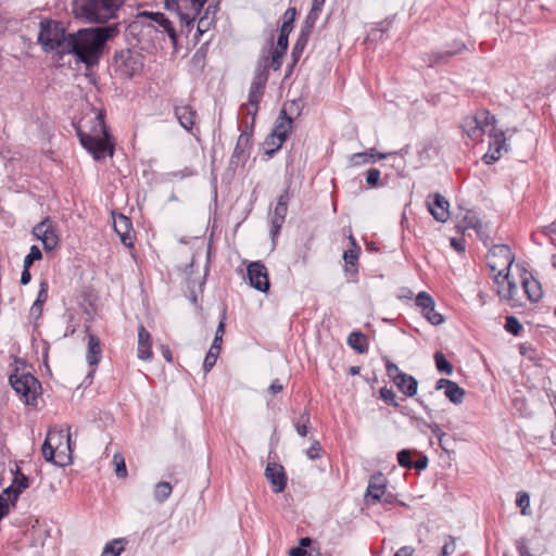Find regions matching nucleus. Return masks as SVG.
Masks as SVG:
<instances>
[{
	"mask_svg": "<svg viewBox=\"0 0 556 556\" xmlns=\"http://www.w3.org/2000/svg\"><path fill=\"white\" fill-rule=\"evenodd\" d=\"M117 33L118 27L114 24L66 34L62 23L41 21L38 42L46 52L73 54L78 61L90 66L98 63L105 42Z\"/></svg>",
	"mask_w": 556,
	"mask_h": 556,
	"instance_id": "obj_1",
	"label": "nucleus"
},
{
	"mask_svg": "<svg viewBox=\"0 0 556 556\" xmlns=\"http://www.w3.org/2000/svg\"><path fill=\"white\" fill-rule=\"evenodd\" d=\"M486 265L490 274L497 286V294L501 299L510 302L511 306L518 304L515 298L518 292V287L514 276L510 273L511 265L514 264V255L507 244L493 245L486 256Z\"/></svg>",
	"mask_w": 556,
	"mask_h": 556,
	"instance_id": "obj_2",
	"label": "nucleus"
},
{
	"mask_svg": "<svg viewBox=\"0 0 556 556\" xmlns=\"http://www.w3.org/2000/svg\"><path fill=\"white\" fill-rule=\"evenodd\" d=\"M495 118L486 110L478 111L473 116H467L463 124V130L472 140H480L483 135H488L489 150L483 154L482 160L485 164H492L502 156L505 148L504 132L497 130Z\"/></svg>",
	"mask_w": 556,
	"mask_h": 556,
	"instance_id": "obj_3",
	"label": "nucleus"
},
{
	"mask_svg": "<svg viewBox=\"0 0 556 556\" xmlns=\"http://www.w3.org/2000/svg\"><path fill=\"white\" fill-rule=\"evenodd\" d=\"M76 130L81 146L92 154L94 160L100 161L108 155H113V143L101 113L92 118L89 132L85 131L83 126H78Z\"/></svg>",
	"mask_w": 556,
	"mask_h": 556,
	"instance_id": "obj_4",
	"label": "nucleus"
},
{
	"mask_svg": "<svg viewBox=\"0 0 556 556\" xmlns=\"http://www.w3.org/2000/svg\"><path fill=\"white\" fill-rule=\"evenodd\" d=\"M124 2L125 0H73V12L76 17L88 23H105L115 17Z\"/></svg>",
	"mask_w": 556,
	"mask_h": 556,
	"instance_id": "obj_5",
	"label": "nucleus"
},
{
	"mask_svg": "<svg viewBox=\"0 0 556 556\" xmlns=\"http://www.w3.org/2000/svg\"><path fill=\"white\" fill-rule=\"evenodd\" d=\"M288 112L300 114V103L296 100H292L287 102L283 108L281 109L276 123L275 127L270 134V136L266 139L265 144H273L275 146L271 149L266 150V154L268 156H273L276 151H278L282 143L287 140L288 135L290 134L292 129L293 119L291 116L288 115Z\"/></svg>",
	"mask_w": 556,
	"mask_h": 556,
	"instance_id": "obj_6",
	"label": "nucleus"
},
{
	"mask_svg": "<svg viewBox=\"0 0 556 556\" xmlns=\"http://www.w3.org/2000/svg\"><path fill=\"white\" fill-rule=\"evenodd\" d=\"M65 441V447L71 451V434L63 431H49L42 444L41 451L45 459L59 466L65 465V459L70 456L64 451H59Z\"/></svg>",
	"mask_w": 556,
	"mask_h": 556,
	"instance_id": "obj_7",
	"label": "nucleus"
},
{
	"mask_svg": "<svg viewBox=\"0 0 556 556\" xmlns=\"http://www.w3.org/2000/svg\"><path fill=\"white\" fill-rule=\"evenodd\" d=\"M268 80V60L260 62L256 66L255 75L250 86L248 103L245 104L248 114L253 117L258 111L260 101L264 94L266 83Z\"/></svg>",
	"mask_w": 556,
	"mask_h": 556,
	"instance_id": "obj_8",
	"label": "nucleus"
},
{
	"mask_svg": "<svg viewBox=\"0 0 556 556\" xmlns=\"http://www.w3.org/2000/svg\"><path fill=\"white\" fill-rule=\"evenodd\" d=\"M10 383L13 390L21 396L27 405H36L39 381L30 374H13L10 376Z\"/></svg>",
	"mask_w": 556,
	"mask_h": 556,
	"instance_id": "obj_9",
	"label": "nucleus"
},
{
	"mask_svg": "<svg viewBox=\"0 0 556 556\" xmlns=\"http://www.w3.org/2000/svg\"><path fill=\"white\" fill-rule=\"evenodd\" d=\"M31 233L36 239L42 242L46 251L53 250L59 243L55 226L50 217H46L42 222L37 224L33 228Z\"/></svg>",
	"mask_w": 556,
	"mask_h": 556,
	"instance_id": "obj_10",
	"label": "nucleus"
},
{
	"mask_svg": "<svg viewBox=\"0 0 556 556\" xmlns=\"http://www.w3.org/2000/svg\"><path fill=\"white\" fill-rule=\"evenodd\" d=\"M141 23L142 25H147L148 27H154L152 23L157 24L163 28L165 33L169 36L172 41L176 43V30L173 26V23L161 12L152 13V12H141L137 16V21L135 22V26Z\"/></svg>",
	"mask_w": 556,
	"mask_h": 556,
	"instance_id": "obj_11",
	"label": "nucleus"
},
{
	"mask_svg": "<svg viewBox=\"0 0 556 556\" xmlns=\"http://www.w3.org/2000/svg\"><path fill=\"white\" fill-rule=\"evenodd\" d=\"M289 192L286 190L279 198L275 205L274 212L270 216V236L273 241L280 233V229L285 223L287 212H288V202H289Z\"/></svg>",
	"mask_w": 556,
	"mask_h": 556,
	"instance_id": "obj_12",
	"label": "nucleus"
},
{
	"mask_svg": "<svg viewBox=\"0 0 556 556\" xmlns=\"http://www.w3.org/2000/svg\"><path fill=\"white\" fill-rule=\"evenodd\" d=\"M115 62L122 74L127 77H132L142 67L140 54L130 50H122L119 53H117L115 55Z\"/></svg>",
	"mask_w": 556,
	"mask_h": 556,
	"instance_id": "obj_13",
	"label": "nucleus"
},
{
	"mask_svg": "<svg viewBox=\"0 0 556 556\" xmlns=\"http://www.w3.org/2000/svg\"><path fill=\"white\" fill-rule=\"evenodd\" d=\"M416 305L421 308L422 316L433 326L444 323L442 314L435 311L434 300L426 291H421L416 296Z\"/></svg>",
	"mask_w": 556,
	"mask_h": 556,
	"instance_id": "obj_14",
	"label": "nucleus"
},
{
	"mask_svg": "<svg viewBox=\"0 0 556 556\" xmlns=\"http://www.w3.org/2000/svg\"><path fill=\"white\" fill-rule=\"evenodd\" d=\"M248 279L250 285L261 291L266 292L269 289V280L267 268L261 262H252L247 268Z\"/></svg>",
	"mask_w": 556,
	"mask_h": 556,
	"instance_id": "obj_15",
	"label": "nucleus"
},
{
	"mask_svg": "<svg viewBox=\"0 0 556 556\" xmlns=\"http://www.w3.org/2000/svg\"><path fill=\"white\" fill-rule=\"evenodd\" d=\"M177 12L181 23L187 27L193 24L197 15L207 0H175Z\"/></svg>",
	"mask_w": 556,
	"mask_h": 556,
	"instance_id": "obj_16",
	"label": "nucleus"
},
{
	"mask_svg": "<svg viewBox=\"0 0 556 556\" xmlns=\"http://www.w3.org/2000/svg\"><path fill=\"white\" fill-rule=\"evenodd\" d=\"M265 477L274 493H281L286 489L288 478L280 464L269 462L265 469Z\"/></svg>",
	"mask_w": 556,
	"mask_h": 556,
	"instance_id": "obj_17",
	"label": "nucleus"
},
{
	"mask_svg": "<svg viewBox=\"0 0 556 556\" xmlns=\"http://www.w3.org/2000/svg\"><path fill=\"white\" fill-rule=\"evenodd\" d=\"M428 208L433 218L440 223H444L447 220L450 216L448 201L440 193L430 194L428 197Z\"/></svg>",
	"mask_w": 556,
	"mask_h": 556,
	"instance_id": "obj_18",
	"label": "nucleus"
},
{
	"mask_svg": "<svg viewBox=\"0 0 556 556\" xmlns=\"http://www.w3.org/2000/svg\"><path fill=\"white\" fill-rule=\"evenodd\" d=\"M175 116L179 125L187 131H191L195 125L197 111L189 104L176 103L174 106Z\"/></svg>",
	"mask_w": 556,
	"mask_h": 556,
	"instance_id": "obj_19",
	"label": "nucleus"
},
{
	"mask_svg": "<svg viewBox=\"0 0 556 556\" xmlns=\"http://www.w3.org/2000/svg\"><path fill=\"white\" fill-rule=\"evenodd\" d=\"M444 389L445 396L454 404L463 403L465 396V390L460 388L456 382L441 378L437 381L435 390Z\"/></svg>",
	"mask_w": 556,
	"mask_h": 556,
	"instance_id": "obj_20",
	"label": "nucleus"
},
{
	"mask_svg": "<svg viewBox=\"0 0 556 556\" xmlns=\"http://www.w3.org/2000/svg\"><path fill=\"white\" fill-rule=\"evenodd\" d=\"M113 227L116 233L119 236L122 243L126 247H132V225L130 218L119 214L116 218H114Z\"/></svg>",
	"mask_w": 556,
	"mask_h": 556,
	"instance_id": "obj_21",
	"label": "nucleus"
},
{
	"mask_svg": "<svg viewBox=\"0 0 556 556\" xmlns=\"http://www.w3.org/2000/svg\"><path fill=\"white\" fill-rule=\"evenodd\" d=\"M137 354L142 361H150L152 358L151 334L142 325L138 329Z\"/></svg>",
	"mask_w": 556,
	"mask_h": 556,
	"instance_id": "obj_22",
	"label": "nucleus"
},
{
	"mask_svg": "<svg viewBox=\"0 0 556 556\" xmlns=\"http://www.w3.org/2000/svg\"><path fill=\"white\" fill-rule=\"evenodd\" d=\"M386 483L382 475L374 476L368 483L366 497L374 503L380 502L386 493Z\"/></svg>",
	"mask_w": 556,
	"mask_h": 556,
	"instance_id": "obj_23",
	"label": "nucleus"
},
{
	"mask_svg": "<svg viewBox=\"0 0 556 556\" xmlns=\"http://www.w3.org/2000/svg\"><path fill=\"white\" fill-rule=\"evenodd\" d=\"M395 153L396 152L378 153V152H375V149H369L368 151H365V152L352 154L350 162L353 166H359L363 164L375 162L376 160H384L389 155H392Z\"/></svg>",
	"mask_w": 556,
	"mask_h": 556,
	"instance_id": "obj_24",
	"label": "nucleus"
},
{
	"mask_svg": "<svg viewBox=\"0 0 556 556\" xmlns=\"http://www.w3.org/2000/svg\"><path fill=\"white\" fill-rule=\"evenodd\" d=\"M394 384L406 396L413 397L417 394L418 381L406 372L403 375H397V380L394 382Z\"/></svg>",
	"mask_w": 556,
	"mask_h": 556,
	"instance_id": "obj_25",
	"label": "nucleus"
},
{
	"mask_svg": "<svg viewBox=\"0 0 556 556\" xmlns=\"http://www.w3.org/2000/svg\"><path fill=\"white\" fill-rule=\"evenodd\" d=\"M28 486V478L25 475L21 473L17 469L11 485L4 490V493L9 496V498L16 501L18 495Z\"/></svg>",
	"mask_w": 556,
	"mask_h": 556,
	"instance_id": "obj_26",
	"label": "nucleus"
},
{
	"mask_svg": "<svg viewBox=\"0 0 556 556\" xmlns=\"http://www.w3.org/2000/svg\"><path fill=\"white\" fill-rule=\"evenodd\" d=\"M527 270L523 269V292L527 294L531 302H538L543 295L542 286L540 281L533 277H526Z\"/></svg>",
	"mask_w": 556,
	"mask_h": 556,
	"instance_id": "obj_27",
	"label": "nucleus"
},
{
	"mask_svg": "<svg viewBox=\"0 0 556 556\" xmlns=\"http://www.w3.org/2000/svg\"><path fill=\"white\" fill-rule=\"evenodd\" d=\"M102 350L99 338L96 334H88L87 362L90 366H96L100 362Z\"/></svg>",
	"mask_w": 556,
	"mask_h": 556,
	"instance_id": "obj_28",
	"label": "nucleus"
},
{
	"mask_svg": "<svg viewBox=\"0 0 556 556\" xmlns=\"http://www.w3.org/2000/svg\"><path fill=\"white\" fill-rule=\"evenodd\" d=\"M348 344L359 354L367 353L368 351L367 338L358 331L350 333L348 337Z\"/></svg>",
	"mask_w": 556,
	"mask_h": 556,
	"instance_id": "obj_29",
	"label": "nucleus"
},
{
	"mask_svg": "<svg viewBox=\"0 0 556 556\" xmlns=\"http://www.w3.org/2000/svg\"><path fill=\"white\" fill-rule=\"evenodd\" d=\"M173 488L169 482L162 481L155 484L153 497L157 503L165 502L172 494Z\"/></svg>",
	"mask_w": 556,
	"mask_h": 556,
	"instance_id": "obj_30",
	"label": "nucleus"
},
{
	"mask_svg": "<svg viewBox=\"0 0 556 556\" xmlns=\"http://www.w3.org/2000/svg\"><path fill=\"white\" fill-rule=\"evenodd\" d=\"M434 361H435L437 369L440 372H444L446 375H452L453 365L446 359V357L444 356V354L442 352H435Z\"/></svg>",
	"mask_w": 556,
	"mask_h": 556,
	"instance_id": "obj_31",
	"label": "nucleus"
},
{
	"mask_svg": "<svg viewBox=\"0 0 556 556\" xmlns=\"http://www.w3.org/2000/svg\"><path fill=\"white\" fill-rule=\"evenodd\" d=\"M320 12H321L320 9H316V8L312 7L311 11L308 12V14L304 21L302 29H305L306 31H313V28L316 24V21L319 17Z\"/></svg>",
	"mask_w": 556,
	"mask_h": 556,
	"instance_id": "obj_32",
	"label": "nucleus"
},
{
	"mask_svg": "<svg viewBox=\"0 0 556 556\" xmlns=\"http://www.w3.org/2000/svg\"><path fill=\"white\" fill-rule=\"evenodd\" d=\"M292 28L288 26V23H282L280 33L277 39V47L282 51H287L288 49V37L291 33Z\"/></svg>",
	"mask_w": 556,
	"mask_h": 556,
	"instance_id": "obj_33",
	"label": "nucleus"
},
{
	"mask_svg": "<svg viewBox=\"0 0 556 556\" xmlns=\"http://www.w3.org/2000/svg\"><path fill=\"white\" fill-rule=\"evenodd\" d=\"M42 258V253L37 245H31L29 253L24 258L23 267H29L33 265L35 261H39Z\"/></svg>",
	"mask_w": 556,
	"mask_h": 556,
	"instance_id": "obj_34",
	"label": "nucleus"
},
{
	"mask_svg": "<svg viewBox=\"0 0 556 556\" xmlns=\"http://www.w3.org/2000/svg\"><path fill=\"white\" fill-rule=\"evenodd\" d=\"M210 12L211 7L206 9L205 15L198 21L197 31L199 33V35H202L205 31H207L213 24V17L208 16Z\"/></svg>",
	"mask_w": 556,
	"mask_h": 556,
	"instance_id": "obj_35",
	"label": "nucleus"
},
{
	"mask_svg": "<svg viewBox=\"0 0 556 556\" xmlns=\"http://www.w3.org/2000/svg\"><path fill=\"white\" fill-rule=\"evenodd\" d=\"M309 422V414L307 410H304L300 416V421L295 424V429L299 435L306 437L308 428L307 424Z\"/></svg>",
	"mask_w": 556,
	"mask_h": 556,
	"instance_id": "obj_36",
	"label": "nucleus"
},
{
	"mask_svg": "<svg viewBox=\"0 0 556 556\" xmlns=\"http://www.w3.org/2000/svg\"><path fill=\"white\" fill-rule=\"evenodd\" d=\"M380 397L388 403L389 405H392L393 407H399V403L396 401V396L393 390L383 387L379 391Z\"/></svg>",
	"mask_w": 556,
	"mask_h": 556,
	"instance_id": "obj_37",
	"label": "nucleus"
},
{
	"mask_svg": "<svg viewBox=\"0 0 556 556\" xmlns=\"http://www.w3.org/2000/svg\"><path fill=\"white\" fill-rule=\"evenodd\" d=\"M113 462L115 464L116 476L119 478H125L127 476V469L124 457L119 454H115L113 457Z\"/></svg>",
	"mask_w": 556,
	"mask_h": 556,
	"instance_id": "obj_38",
	"label": "nucleus"
},
{
	"mask_svg": "<svg viewBox=\"0 0 556 556\" xmlns=\"http://www.w3.org/2000/svg\"><path fill=\"white\" fill-rule=\"evenodd\" d=\"M121 540H114L111 543H108L101 554V556H119L124 551L123 546L115 547L116 544H119Z\"/></svg>",
	"mask_w": 556,
	"mask_h": 556,
	"instance_id": "obj_39",
	"label": "nucleus"
},
{
	"mask_svg": "<svg viewBox=\"0 0 556 556\" xmlns=\"http://www.w3.org/2000/svg\"><path fill=\"white\" fill-rule=\"evenodd\" d=\"M397 463L403 468H413L412 452L409 450H401L397 453Z\"/></svg>",
	"mask_w": 556,
	"mask_h": 556,
	"instance_id": "obj_40",
	"label": "nucleus"
},
{
	"mask_svg": "<svg viewBox=\"0 0 556 556\" xmlns=\"http://www.w3.org/2000/svg\"><path fill=\"white\" fill-rule=\"evenodd\" d=\"M285 53L286 51H282L276 47L271 55L270 64H268V66H270L274 71H278L281 67Z\"/></svg>",
	"mask_w": 556,
	"mask_h": 556,
	"instance_id": "obj_41",
	"label": "nucleus"
},
{
	"mask_svg": "<svg viewBox=\"0 0 556 556\" xmlns=\"http://www.w3.org/2000/svg\"><path fill=\"white\" fill-rule=\"evenodd\" d=\"M505 329L508 332L517 336V334H519V331L521 330V324L515 316H508L506 318Z\"/></svg>",
	"mask_w": 556,
	"mask_h": 556,
	"instance_id": "obj_42",
	"label": "nucleus"
},
{
	"mask_svg": "<svg viewBox=\"0 0 556 556\" xmlns=\"http://www.w3.org/2000/svg\"><path fill=\"white\" fill-rule=\"evenodd\" d=\"M311 34H312V31H306L305 29L301 28L300 35L296 39V42L293 46V47H295L296 51H304V49L308 42Z\"/></svg>",
	"mask_w": 556,
	"mask_h": 556,
	"instance_id": "obj_43",
	"label": "nucleus"
},
{
	"mask_svg": "<svg viewBox=\"0 0 556 556\" xmlns=\"http://www.w3.org/2000/svg\"><path fill=\"white\" fill-rule=\"evenodd\" d=\"M425 426L429 428L432 431V433L438 438L440 446L443 450H446L444 445V438L446 437V433L440 429L439 425L425 422Z\"/></svg>",
	"mask_w": 556,
	"mask_h": 556,
	"instance_id": "obj_44",
	"label": "nucleus"
},
{
	"mask_svg": "<svg viewBox=\"0 0 556 556\" xmlns=\"http://www.w3.org/2000/svg\"><path fill=\"white\" fill-rule=\"evenodd\" d=\"M386 370H387V375L392 379L393 382H395L397 380V375L404 374L402 370H400L397 365H395L394 363H392L389 359L386 362Z\"/></svg>",
	"mask_w": 556,
	"mask_h": 556,
	"instance_id": "obj_45",
	"label": "nucleus"
},
{
	"mask_svg": "<svg viewBox=\"0 0 556 556\" xmlns=\"http://www.w3.org/2000/svg\"><path fill=\"white\" fill-rule=\"evenodd\" d=\"M359 248H356L355 250H346L343 253V260L345 261V264L349 266H354L355 262L358 258Z\"/></svg>",
	"mask_w": 556,
	"mask_h": 556,
	"instance_id": "obj_46",
	"label": "nucleus"
},
{
	"mask_svg": "<svg viewBox=\"0 0 556 556\" xmlns=\"http://www.w3.org/2000/svg\"><path fill=\"white\" fill-rule=\"evenodd\" d=\"M224 333H225V323L223 320H220V323L216 329L215 338L213 341L214 349H220Z\"/></svg>",
	"mask_w": 556,
	"mask_h": 556,
	"instance_id": "obj_47",
	"label": "nucleus"
},
{
	"mask_svg": "<svg viewBox=\"0 0 556 556\" xmlns=\"http://www.w3.org/2000/svg\"><path fill=\"white\" fill-rule=\"evenodd\" d=\"M380 179V170L377 168H370L366 175V182L370 186H377Z\"/></svg>",
	"mask_w": 556,
	"mask_h": 556,
	"instance_id": "obj_48",
	"label": "nucleus"
},
{
	"mask_svg": "<svg viewBox=\"0 0 556 556\" xmlns=\"http://www.w3.org/2000/svg\"><path fill=\"white\" fill-rule=\"evenodd\" d=\"M321 446L318 441H314L311 447L306 451V455L311 459H317L320 457Z\"/></svg>",
	"mask_w": 556,
	"mask_h": 556,
	"instance_id": "obj_49",
	"label": "nucleus"
},
{
	"mask_svg": "<svg viewBox=\"0 0 556 556\" xmlns=\"http://www.w3.org/2000/svg\"><path fill=\"white\" fill-rule=\"evenodd\" d=\"M47 299H48V283L46 281H42L40 283V289H39V292L37 295V300L35 302L43 305V303L47 301Z\"/></svg>",
	"mask_w": 556,
	"mask_h": 556,
	"instance_id": "obj_50",
	"label": "nucleus"
},
{
	"mask_svg": "<svg viewBox=\"0 0 556 556\" xmlns=\"http://www.w3.org/2000/svg\"><path fill=\"white\" fill-rule=\"evenodd\" d=\"M249 141V136L247 134H241L238 138L233 155L239 156L242 152V147L245 146Z\"/></svg>",
	"mask_w": 556,
	"mask_h": 556,
	"instance_id": "obj_51",
	"label": "nucleus"
},
{
	"mask_svg": "<svg viewBox=\"0 0 556 556\" xmlns=\"http://www.w3.org/2000/svg\"><path fill=\"white\" fill-rule=\"evenodd\" d=\"M217 357L213 355V353H207L204 362H203V369L205 372H208L216 364Z\"/></svg>",
	"mask_w": 556,
	"mask_h": 556,
	"instance_id": "obj_52",
	"label": "nucleus"
},
{
	"mask_svg": "<svg viewBox=\"0 0 556 556\" xmlns=\"http://www.w3.org/2000/svg\"><path fill=\"white\" fill-rule=\"evenodd\" d=\"M295 15L296 10L294 8H289L283 14V23H288V26L292 28Z\"/></svg>",
	"mask_w": 556,
	"mask_h": 556,
	"instance_id": "obj_53",
	"label": "nucleus"
},
{
	"mask_svg": "<svg viewBox=\"0 0 556 556\" xmlns=\"http://www.w3.org/2000/svg\"><path fill=\"white\" fill-rule=\"evenodd\" d=\"M448 540L450 541L445 542L442 547L443 556H448L450 554L454 553V551H455V543H454L453 539L450 536Z\"/></svg>",
	"mask_w": 556,
	"mask_h": 556,
	"instance_id": "obj_54",
	"label": "nucleus"
},
{
	"mask_svg": "<svg viewBox=\"0 0 556 556\" xmlns=\"http://www.w3.org/2000/svg\"><path fill=\"white\" fill-rule=\"evenodd\" d=\"M459 51H460V48L455 50V51H445L444 53H437V54H434V59L432 61V64L433 63H439L440 61H443L446 58H448V56H451V55H453V54H455V53H457Z\"/></svg>",
	"mask_w": 556,
	"mask_h": 556,
	"instance_id": "obj_55",
	"label": "nucleus"
},
{
	"mask_svg": "<svg viewBox=\"0 0 556 556\" xmlns=\"http://www.w3.org/2000/svg\"><path fill=\"white\" fill-rule=\"evenodd\" d=\"M428 466V457L427 456H420L416 462H413V468H416L418 470H422L427 468Z\"/></svg>",
	"mask_w": 556,
	"mask_h": 556,
	"instance_id": "obj_56",
	"label": "nucleus"
},
{
	"mask_svg": "<svg viewBox=\"0 0 556 556\" xmlns=\"http://www.w3.org/2000/svg\"><path fill=\"white\" fill-rule=\"evenodd\" d=\"M466 219H468V227L475 228L478 232L480 231L482 224L475 215L467 216Z\"/></svg>",
	"mask_w": 556,
	"mask_h": 556,
	"instance_id": "obj_57",
	"label": "nucleus"
},
{
	"mask_svg": "<svg viewBox=\"0 0 556 556\" xmlns=\"http://www.w3.org/2000/svg\"><path fill=\"white\" fill-rule=\"evenodd\" d=\"M9 514L8 501L0 495V520Z\"/></svg>",
	"mask_w": 556,
	"mask_h": 556,
	"instance_id": "obj_58",
	"label": "nucleus"
},
{
	"mask_svg": "<svg viewBox=\"0 0 556 556\" xmlns=\"http://www.w3.org/2000/svg\"><path fill=\"white\" fill-rule=\"evenodd\" d=\"M415 549L412 546H403L395 552L394 556H412Z\"/></svg>",
	"mask_w": 556,
	"mask_h": 556,
	"instance_id": "obj_59",
	"label": "nucleus"
},
{
	"mask_svg": "<svg viewBox=\"0 0 556 556\" xmlns=\"http://www.w3.org/2000/svg\"><path fill=\"white\" fill-rule=\"evenodd\" d=\"M282 390L283 386L278 380H275L268 388V392L273 395L281 392Z\"/></svg>",
	"mask_w": 556,
	"mask_h": 556,
	"instance_id": "obj_60",
	"label": "nucleus"
},
{
	"mask_svg": "<svg viewBox=\"0 0 556 556\" xmlns=\"http://www.w3.org/2000/svg\"><path fill=\"white\" fill-rule=\"evenodd\" d=\"M30 279H31V275L29 271V267H23V271L21 275V283L27 285V283H29Z\"/></svg>",
	"mask_w": 556,
	"mask_h": 556,
	"instance_id": "obj_61",
	"label": "nucleus"
},
{
	"mask_svg": "<svg viewBox=\"0 0 556 556\" xmlns=\"http://www.w3.org/2000/svg\"><path fill=\"white\" fill-rule=\"evenodd\" d=\"M42 312V305L34 302L31 308H30V315L33 317L38 318L41 315Z\"/></svg>",
	"mask_w": 556,
	"mask_h": 556,
	"instance_id": "obj_62",
	"label": "nucleus"
},
{
	"mask_svg": "<svg viewBox=\"0 0 556 556\" xmlns=\"http://www.w3.org/2000/svg\"><path fill=\"white\" fill-rule=\"evenodd\" d=\"M306 551L301 546L292 547L289 551V556H305Z\"/></svg>",
	"mask_w": 556,
	"mask_h": 556,
	"instance_id": "obj_63",
	"label": "nucleus"
},
{
	"mask_svg": "<svg viewBox=\"0 0 556 556\" xmlns=\"http://www.w3.org/2000/svg\"><path fill=\"white\" fill-rule=\"evenodd\" d=\"M451 245L458 252H463L465 250L464 244L454 238L451 239Z\"/></svg>",
	"mask_w": 556,
	"mask_h": 556,
	"instance_id": "obj_64",
	"label": "nucleus"
}]
</instances>
